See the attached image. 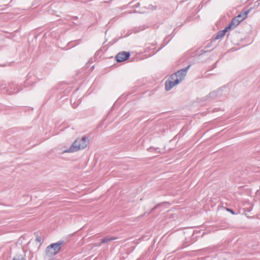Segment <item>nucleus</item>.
I'll return each mask as SVG.
<instances>
[{
    "label": "nucleus",
    "instance_id": "1",
    "mask_svg": "<svg viewBox=\"0 0 260 260\" xmlns=\"http://www.w3.org/2000/svg\"><path fill=\"white\" fill-rule=\"evenodd\" d=\"M88 143L87 139L83 137L81 139H77L67 152H74L85 148Z\"/></svg>",
    "mask_w": 260,
    "mask_h": 260
},
{
    "label": "nucleus",
    "instance_id": "2",
    "mask_svg": "<svg viewBox=\"0 0 260 260\" xmlns=\"http://www.w3.org/2000/svg\"><path fill=\"white\" fill-rule=\"evenodd\" d=\"M249 12V10H248L244 12H242L241 14L238 15L237 16L233 19L230 24L227 27H230V29L233 28L238 26L240 22L245 19L247 15Z\"/></svg>",
    "mask_w": 260,
    "mask_h": 260
},
{
    "label": "nucleus",
    "instance_id": "3",
    "mask_svg": "<svg viewBox=\"0 0 260 260\" xmlns=\"http://www.w3.org/2000/svg\"><path fill=\"white\" fill-rule=\"evenodd\" d=\"M190 66H188L186 69H182L178 71L176 74L171 76L172 79H175L176 81H178L179 83L184 78L186 74L187 70L189 68Z\"/></svg>",
    "mask_w": 260,
    "mask_h": 260
},
{
    "label": "nucleus",
    "instance_id": "4",
    "mask_svg": "<svg viewBox=\"0 0 260 260\" xmlns=\"http://www.w3.org/2000/svg\"><path fill=\"white\" fill-rule=\"evenodd\" d=\"M61 243H54L47 248L46 252L49 255H54L58 252L60 249Z\"/></svg>",
    "mask_w": 260,
    "mask_h": 260
},
{
    "label": "nucleus",
    "instance_id": "5",
    "mask_svg": "<svg viewBox=\"0 0 260 260\" xmlns=\"http://www.w3.org/2000/svg\"><path fill=\"white\" fill-rule=\"evenodd\" d=\"M129 57V53L126 52H121L118 53L116 56L118 62H122L127 59Z\"/></svg>",
    "mask_w": 260,
    "mask_h": 260
},
{
    "label": "nucleus",
    "instance_id": "6",
    "mask_svg": "<svg viewBox=\"0 0 260 260\" xmlns=\"http://www.w3.org/2000/svg\"><path fill=\"white\" fill-rule=\"evenodd\" d=\"M173 81L167 80L165 83V89L166 90H170L174 86L179 83L178 81H176L175 79H172Z\"/></svg>",
    "mask_w": 260,
    "mask_h": 260
},
{
    "label": "nucleus",
    "instance_id": "7",
    "mask_svg": "<svg viewBox=\"0 0 260 260\" xmlns=\"http://www.w3.org/2000/svg\"><path fill=\"white\" fill-rule=\"evenodd\" d=\"M230 29V27H226L223 30L219 31L216 37V39H218L223 37L225 33Z\"/></svg>",
    "mask_w": 260,
    "mask_h": 260
},
{
    "label": "nucleus",
    "instance_id": "8",
    "mask_svg": "<svg viewBox=\"0 0 260 260\" xmlns=\"http://www.w3.org/2000/svg\"><path fill=\"white\" fill-rule=\"evenodd\" d=\"M116 239V238L113 237H106L102 239L101 243H107L111 241L114 240Z\"/></svg>",
    "mask_w": 260,
    "mask_h": 260
},
{
    "label": "nucleus",
    "instance_id": "9",
    "mask_svg": "<svg viewBox=\"0 0 260 260\" xmlns=\"http://www.w3.org/2000/svg\"><path fill=\"white\" fill-rule=\"evenodd\" d=\"M13 260H23V258L22 256H18L16 257H15Z\"/></svg>",
    "mask_w": 260,
    "mask_h": 260
},
{
    "label": "nucleus",
    "instance_id": "10",
    "mask_svg": "<svg viewBox=\"0 0 260 260\" xmlns=\"http://www.w3.org/2000/svg\"><path fill=\"white\" fill-rule=\"evenodd\" d=\"M227 210L230 212H231L232 214H234V212L231 209H227Z\"/></svg>",
    "mask_w": 260,
    "mask_h": 260
}]
</instances>
